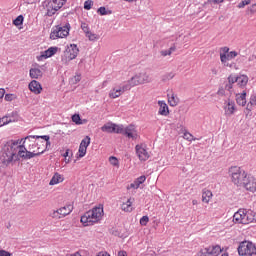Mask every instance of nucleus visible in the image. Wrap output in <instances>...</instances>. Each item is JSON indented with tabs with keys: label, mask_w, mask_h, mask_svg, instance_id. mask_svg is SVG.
<instances>
[{
	"label": "nucleus",
	"mask_w": 256,
	"mask_h": 256,
	"mask_svg": "<svg viewBox=\"0 0 256 256\" xmlns=\"http://www.w3.org/2000/svg\"><path fill=\"white\" fill-rule=\"evenodd\" d=\"M49 136H26L25 138L7 141L0 152V161L6 167L13 161L33 159L47 151Z\"/></svg>",
	"instance_id": "1"
},
{
	"label": "nucleus",
	"mask_w": 256,
	"mask_h": 256,
	"mask_svg": "<svg viewBox=\"0 0 256 256\" xmlns=\"http://www.w3.org/2000/svg\"><path fill=\"white\" fill-rule=\"evenodd\" d=\"M103 215L105 212L103 210V206H96L92 209L85 212L81 218L80 222L82 223L83 227H93V225H97V223H101L103 219Z\"/></svg>",
	"instance_id": "2"
},
{
	"label": "nucleus",
	"mask_w": 256,
	"mask_h": 256,
	"mask_svg": "<svg viewBox=\"0 0 256 256\" xmlns=\"http://www.w3.org/2000/svg\"><path fill=\"white\" fill-rule=\"evenodd\" d=\"M228 175L231 183L236 187H241L248 177L249 173L245 171L241 166H231L228 169Z\"/></svg>",
	"instance_id": "3"
},
{
	"label": "nucleus",
	"mask_w": 256,
	"mask_h": 256,
	"mask_svg": "<svg viewBox=\"0 0 256 256\" xmlns=\"http://www.w3.org/2000/svg\"><path fill=\"white\" fill-rule=\"evenodd\" d=\"M219 55L223 67H228L229 69H235L237 67V64L231 62V60L235 59L239 55V52L235 50L230 51L229 47L224 46L220 48Z\"/></svg>",
	"instance_id": "4"
},
{
	"label": "nucleus",
	"mask_w": 256,
	"mask_h": 256,
	"mask_svg": "<svg viewBox=\"0 0 256 256\" xmlns=\"http://www.w3.org/2000/svg\"><path fill=\"white\" fill-rule=\"evenodd\" d=\"M227 81L226 89L228 91H231V89L235 87V84L238 89H245L249 83V76H247V74H230Z\"/></svg>",
	"instance_id": "5"
},
{
	"label": "nucleus",
	"mask_w": 256,
	"mask_h": 256,
	"mask_svg": "<svg viewBox=\"0 0 256 256\" xmlns=\"http://www.w3.org/2000/svg\"><path fill=\"white\" fill-rule=\"evenodd\" d=\"M151 81H153L151 74L147 71H141L132 76L126 83H128V87L130 89H133V87H137L139 85H147V83H151Z\"/></svg>",
	"instance_id": "6"
},
{
	"label": "nucleus",
	"mask_w": 256,
	"mask_h": 256,
	"mask_svg": "<svg viewBox=\"0 0 256 256\" xmlns=\"http://www.w3.org/2000/svg\"><path fill=\"white\" fill-rule=\"evenodd\" d=\"M79 55V47L76 44L68 45L61 55L62 65H69L71 61L77 59Z\"/></svg>",
	"instance_id": "7"
},
{
	"label": "nucleus",
	"mask_w": 256,
	"mask_h": 256,
	"mask_svg": "<svg viewBox=\"0 0 256 256\" xmlns=\"http://www.w3.org/2000/svg\"><path fill=\"white\" fill-rule=\"evenodd\" d=\"M253 219V211L247 210L244 208H240L233 215L234 223H238L240 225H249Z\"/></svg>",
	"instance_id": "8"
},
{
	"label": "nucleus",
	"mask_w": 256,
	"mask_h": 256,
	"mask_svg": "<svg viewBox=\"0 0 256 256\" xmlns=\"http://www.w3.org/2000/svg\"><path fill=\"white\" fill-rule=\"evenodd\" d=\"M73 209V204H66L65 206H62L56 210H52V212L50 213V217L52 219H55L56 221L59 219H65V217L73 213Z\"/></svg>",
	"instance_id": "9"
},
{
	"label": "nucleus",
	"mask_w": 256,
	"mask_h": 256,
	"mask_svg": "<svg viewBox=\"0 0 256 256\" xmlns=\"http://www.w3.org/2000/svg\"><path fill=\"white\" fill-rule=\"evenodd\" d=\"M238 255L253 256L256 255V245L250 241H243L238 246Z\"/></svg>",
	"instance_id": "10"
},
{
	"label": "nucleus",
	"mask_w": 256,
	"mask_h": 256,
	"mask_svg": "<svg viewBox=\"0 0 256 256\" xmlns=\"http://www.w3.org/2000/svg\"><path fill=\"white\" fill-rule=\"evenodd\" d=\"M66 3L67 0H50L46 4V15L48 17H53V15H55V13L59 11V9H62L63 5H65Z\"/></svg>",
	"instance_id": "11"
},
{
	"label": "nucleus",
	"mask_w": 256,
	"mask_h": 256,
	"mask_svg": "<svg viewBox=\"0 0 256 256\" xmlns=\"http://www.w3.org/2000/svg\"><path fill=\"white\" fill-rule=\"evenodd\" d=\"M69 35V26H54L50 33V39H65Z\"/></svg>",
	"instance_id": "12"
},
{
	"label": "nucleus",
	"mask_w": 256,
	"mask_h": 256,
	"mask_svg": "<svg viewBox=\"0 0 256 256\" xmlns=\"http://www.w3.org/2000/svg\"><path fill=\"white\" fill-rule=\"evenodd\" d=\"M125 91H131V88L129 87V84L126 82L124 84H120L117 86H114L108 96L110 99H118V97H121Z\"/></svg>",
	"instance_id": "13"
},
{
	"label": "nucleus",
	"mask_w": 256,
	"mask_h": 256,
	"mask_svg": "<svg viewBox=\"0 0 256 256\" xmlns=\"http://www.w3.org/2000/svg\"><path fill=\"white\" fill-rule=\"evenodd\" d=\"M223 111L226 117H231L237 113V105L235 104V100L233 99H226L223 103Z\"/></svg>",
	"instance_id": "14"
},
{
	"label": "nucleus",
	"mask_w": 256,
	"mask_h": 256,
	"mask_svg": "<svg viewBox=\"0 0 256 256\" xmlns=\"http://www.w3.org/2000/svg\"><path fill=\"white\" fill-rule=\"evenodd\" d=\"M222 251L223 249H221V246L219 245L208 246L199 251V256H219L221 255Z\"/></svg>",
	"instance_id": "15"
},
{
	"label": "nucleus",
	"mask_w": 256,
	"mask_h": 256,
	"mask_svg": "<svg viewBox=\"0 0 256 256\" xmlns=\"http://www.w3.org/2000/svg\"><path fill=\"white\" fill-rule=\"evenodd\" d=\"M135 151L139 161H148L149 157H151V154L147 150V145L145 144H137Z\"/></svg>",
	"instance_id": "16"
},
{
	"label": "nucleus",
	"mask_w": 256,
	"mask_h": 256,
	"mask_svg": "<svg viewBox=\"0 0 256 256\" xmlns=\"http://www.w3.org/2000/svg\"><path fill=\"white\" fill-rule=\"evenodd\" d=\"M118 134L125 135L128 139H137V130L134 125H129L127 127H123L120 125V129H118Z\"/></svg>",
	"instance_id": "17"
},
{
	"label": "nucleus",
	"mask_w": 256,
	"mask_h": 256,
	"mask_svg": "<svg viewBox=\"0 0 256 256\" xmlns=\"http://www.w3.org/2000/svg\"><path fill=\"white\" fill-rule=\"evenodd\" d=\"M241 187L249 193H256V178L248 174Z\"/></svg>",
	"instance_id": "18"
},
{
	"label": "nucleus",
	"mask_w": 256,
	"mask_h": 256,
	"mask_svg": "<svg viewBox=\"0 0 256 256\" xmlns=\"http://www.w3.org/2000/svg\"><path fill=\"white\" fill-rule=\"evenodd\" d=\"M133 203H135V198H124L121 204L122 211H124L125 213H131L133 211Z\"/></svg>",
	"instance_id": "19"
},
{
	"label": "nucleus",
	"mask_w": 256,
	"mask_h": 256,
	"mask_svg": "<svg viewBox=\"0 0 256 256\" xmlns=\"http://www.w3.org/2000/svg\"><path fill=\"white\" fill-rule=\"evenodd\" d=\"M28 89L31 91V93H34V95H41L43 92V86H41V83H39L37 80H32L28 84Z\"/></svg>",
	"instance_id": "20"
},
{
	"label": "nucleus",
	"mask_w": 256,
	"mask_h": 256,
	"mask_svg": "<svg viewBox=\"0 0 256 256\" xmlns=\"http://www.w3.org/2000/svg\"><path fill=\"white\" fill-rule=\"evenodd\" d=\"M121 125H117V124H113L111 122L104 124L101 127V131H103V133H118L119 131L118 129H120Z\"/></svg>",
	"instance_id": "21"
},
{
	"label": "nucleus",
	"mask_w": 256,
	"mask_h": 256,
	"mask_svg": "<svg viewBox=\"0 0 256 256\" xmlns=\"http://www.w3.org/2000/svg\"><path fill=\"white\" fill-rule=\"evenodd\" d=\"M158 106H159L158 115H161L162 117L169 116V106L164 100H159Z\"/></svg>",
	"instance_id": "22"
},
{
	"label": "nucleus",
	"mask_w": 256,
	"mask_h": 256,
	"mask_svg": "<svg viewBox=\"0 0 256 256\" xmlns=\"http://www.w3.org/2000/svg\"><path fill=\"white\" fill-rule=\"evenodd\" d=\"M168 98V103L170 107H177L179 105V97L175 92L171 91L170 93L167 94Z\"/></svg>",
	"instance_id": "23"
},
{
	"label": "nucleus",
	"mask_w": 256,
	"mask_h": 256,
	"mask_svg": "<svg viewBox=\"0 0 256 256\" xmlns=\"http://www.w3.org/2000/svg\"><path fill=\"white\" fill-rule=\"evenodd\" d=\"M236 103L241 107H245L247 105V92L243 91L242 93L236 94Z\"/></svg>",
	"instance_id": "24"
},
{
	"label": "nucleus",
	"mask_w": 256,
	"mask_h": 256,
	"mask_svg": "<svg viewBox=\"0 0 256 256\" xmlns=\"http://www.w3.org/2000/svg\"><path fill=\"white\" fill-rule=\"evenodd\" d=\"M144 181H147V177L145 175H142L134 180V182L128 186V189H139V187L143 185Z\"/></svg>",
	"instance_id": "25"
},
{
	"label": "nucleus",
	"mask_w": 256,
	"mask_h": 256,
	"mask_svg": "<svg viewBox=\"0 0 256 256\" xmlns=\"http://www.w3.org/2000/svg\"><path fill=\"white\" fill-rule=\"evenodd\" d=\"M63 181H65V177H63L59 172H56L52 176L49 185H59V183H63Z\"/></svg>",
	"instance_id": "26"
},
{
	"label": "nucleus",
	"mask_w": 256,
	"mask_h": 256,
	"mask_svg": "<svg viewBox=\"0 0 256 256\" xmlns=\"http://www.w3.org/2000/svg\"><path fill=\"white\" fill-rule=\"evenodd\" d=\"M211 199H213V192L209 189H203L202 190V203H206L209 205L211 202Z\"/></svg>",
	"instance_id": "27"
},
{
	"label": "nucleus",
	"mask_w": 256,
	"mask_h": 256,
	"mask_svg": "<svg viewBox=\"0 0 256 256\" xmlns=\"http://www.w3.org/2000/svg\"><path fill=\"white\" fill-rule=\"evenodd\" d=\"M31 79H41L43 77V71L39 67H33L29 71Z\"/></svg>",
	"instance_id": "28"
},
{
	"label": "nucleus",
	"mask_w": 256,
	"mask_h": 256,
	"mask_svg": "<svg viewBox=\"0 0 256 256\" xmlns=\"http://www.w3.org/2000/svg\"><path fill=\"white\" fill-rule=\"evenodd\" d=\"M59 51V48L57 47H50L46 51H44L41 55L44 59H49V57H53Z\"/></svg>",
	"instance_id": "29"
},
{
	"label": "nucleus",
	"mask_w": 256,
	"mask_h": 256,
	"mask_svg": "<svg viewBox=\"0 0 256 256\" xmlns=\"http://www.w3.org/2000/svg\"><path fill=\"white\" fill-rule=\"evenodd\" d=\"M175 51H177V47L172 46L168 50L160 51V55H161V57H171V55H173V53H175Z\"/></svg>",
	"instance_id": "30"
},
{
	"label": "nucleus",
	"mask_w": 256,
	"mask_h": 256,
	"mask_svg": "<svg viewBox=\"0 0 256 256\" xmlns=\"http://www.w3.org/2000/svg\"><path fill=\"white\" fill-rule=\"evenodd\" d=\"M72 121L75 125H85L87 123V119L82 120L79 114L72 115Z\"/></svg>",
	"instance_id": "31"
},
{
	"label": "nucleus",
	"mask_w": 256,
	"mask_h": 256,
	"mask_svg": "<svg viewBox=\"0 0 256 256\" xmlns=\"http://www.w3.org/2000/svg\"><path fill=\"white\" fill-rule=\"evenodd\" d=\"M87 39H89L90 41H99V39H101V36H99L98 34H95L94 32L90 31L88 32L86 35Z\"/></svg>",
	"instance_id": "32"
},
{
	"label": "nucleus",
	"mask_w": 256,
	"mask_h": 256,
	"mask_svg": "<svg viewBox=\"0 0 256 256\" xmlns=\"http://www.w3.org/2000/svg\"><path fill=\"white\" fill-rule=\"evenodd\" d=\"M13 120H11V117L9 116H3L0 118V127H4V125H9V123H12Z\"/></svg>",
	"instance_id": "33"
},
{
	"label": "nucleus",
	"mask_w": 256,
	"mask_h": 256,
	"mask_svg": "<svg viewBox=\"0 0 256 256\" xmlns=\"http://www.w3.org/2000/svg\"><path fill=\"white\" fill-rule=\"evenodd\" d=\"M89 145H91V137L86 136L81 141L80 147H84L85 149H87V147H89Z\"/></svg>",
	"instance_id": "34"
},
{
	"label": "nucleus",
	"mask_w": 256,
	"mask_h": 256,
	"mask_svg": "<svg viewBox=\"0 0 256 256\" xmlns=\"http://www.w3.org/2000/svg\"><path fill=\"white\" fill-rule=\"evenodd\" d=\"M109 163L112 165V167H116V169H119V159L115 156L109 157Z\"/></svg>",
	"instance_id": "35"
},
{
	"label": "nucleus",
	"mask_w": 256,
	"mask_h": 256,
	"mask_svg": "<svg viewBox=\"0 0 256 256\" xmlns=\"http://www.w3.org/2000/svg\"><path fill=\"white\" fill-rule=\"evenodd\" d=\"M85 155H87V148H84L82 146H79L78 149V158L79 159H83V157H85Z\"/></svg>",
	"instance_id": "36"
},
{
	"label": "nucleus",
	"mask_w": 256,
	"mask_h": 256,
	"mask_svg": "<svg viewBox=\"0 0 256 256\" xmlns=\"http://www.w3.org/2000/svg\"><path fill=\"white\" fill-rule=\"evenodd\" d=\"M173 77H175V73L168 72L165 75H163L162 81H171V79H173Z\"/></svg>",
	"instance_id": "37"
},
{
	"label": "nucleus",
	"mask_w": 256,
	"mask_h": 256,
	"mask_svg": "<svg viewBox=\"0 0 256 256\" xmlns=\"http://www.w3.org/2000/svg\"><path fill=\"white\" fill-rule=\"evenodd\" d=\"M24 21L23 15H19L14 21H13V25H15V27H19V25H21Z\"/></svg>",
	"instance_id": "38"
},
{
	"label": "nucleus",
	"mask_w": 256,
	"mask_h": 256,
	"mask_svg": "<svg viewBox=\"0 0 256 256\" xmlns=\"http://www.w3.org/2000/svg\"><path fill=\"white\" fill-rule=\"evenodd\" d=\"M183 137L186 141H197V138H194L193 134L189 132H185Z\"/></svg>",
	"instance_id": "39"
},
{
	"label": "nucleus",
	"mask_w": 256,
	"mask_h": 256,
	"mask_svg": "<svg viewBox=\"0 0 256 256\" xmlns=\"http://www.w3.org/2000/svg\"><path fill=\"white\" fill-rule=\"evenodd\" d=\"M81 29L85 33V35H87L88 33L91 32V29L89 28V24H87V23H82Z\"/></svg>",
	"instance_id": "40"
},
{
	"label": "nucleus",
	"mask_w": 256,
	"mask_h": 256,
	"mask_svg": "<svg viewBox=\"0 0 256 256\" xmlns=\"http://www.w3.org/2000/svg\"><path fill=\"white\" fill-rule=\"evenodd\" d=\"M147 223H149V216L140 218V225H142V227H147Z\"/></svg>",
	"instance_id": "41"
},
{
	"label": "nucleus",
	"mask_w": 256,
	"mask_h": 256,
	"mask_svg": "<svg viewBox=\"0 0 256 256\" xmlns=\"http://www.w3.org/2000/svg\"><path fill=\"white\" fill-rule=\"evenodd\" d=\"M251 0H243L238 4V9H243L246 5H250Z\"/></svg>",
	"instance_id": "42"
},
{
	"label": "nucleus",
	"mask_w": 256,
	"mask_h": 256,
	"mask_svg": "<svg viewBox=\"0 0 256 256\" xmlns=\"http://www.w3.org/2000/svg\"><path fill=\"white\" fill-rule=\"evenodd\" d=\"M91 7H93V1L87 0L84 2V9H86V11L91 10Z\"/></svg>",
	"instance_id": "43"
},
{
	"label": "nucleus",
	"mask_w": 256,
	"mask_h": 256,
	"mask_svg": "<svg viewBox=\"0 0 256 256\" xmlns=\"http://www.w3.org/2000/svg\"><path fill=\"white\" fill-rule=\"evenodd\" d=\"M225 0H207V5H219V3H223Z\"/></svg>",
	"instance_id": "44"
},
{
	"label": "nucleus",
	"mask_w": 256,
	"mask_h": 256,
	"mask_svg": "<svg viewBox=\"0 0 256 256\" xmlns=\"http://www.w3.org/2000/svg\"><path fill=\"white\" fill-rule=\"evenodd\" d=\"M256 106H254L253 104H251L250 102H248L247 107H246V111L248 113H251V111H253V109H255Z\"/></svg>",
	"instance_id": "45"
},
{
	"label": "nucleus",
	"mask_w": 256,
	"mask_h": 256,
	"mask_svg": "<svg viewBox=\"0 0 256 256\" xmlns=\"http://www.w3.org/2000/svg\"><path fill=\"white\" fill-rule=\"evenodd\" d=\"M98 13H99L100 15H107V8H105V7H100V8L98 9Z\"/></svg>",
	"instance_id": "46"
},
{
	"label": "nucleus",
	"mask_w": 256,
	"mask_h": 256,
	"mask_svg": "<svg viewBox=\"0 0 256 256\" xmlns=\"http://www.w3.org/2000/svg\"><path fill=\"white\" fill-rule=\"evenodd\" d=\"M249 103H250L251 105H253L254 107H256V96H255V95H252V96L250 97Z\"/></svg>",
	"instance_id": "47"
},
{
	"label": "nucleus",
	"mask_w": 256,
	"mask_h": 256,
	"mask_svg": "<svg viewBox=\"0 0 256 256\" xmlns=\"http://www.w3.org/2000/svg\"><path fill=\"white\" fill-rule=\"evenodd\" d=\"M0 256H12L7 250H0Z\"/></svg>",
	"instance_id": "48"
},
{
	"label": "nucleus",
	"mask_w": 256,
	"mask_h": 256,
	"mask_svg": "<svg viewBox=\"0 0 256 256\" xmlns=\"http://www.w3.org/2000/svg\"><path fill=\"white\" fill-rule=\"evenodd\" d=\"M249 11H250V13H256V4H252V5L249 7Z\"/></svg>",
	"instance_id": "49"
},
{
	"label": "nucleus",
	"mask_w": 256,
	"mask_h": 256,
	"mask_svg": "<svg viewBox=\"0 0 256 256\" xmlns=\"http://www.w3.org/2000/svg\"><path fill=\"white\" fill-rule=\"evenodd\" d=\"M5 101H13V94H6Z\"/></svg>",
	"instance_id": "50"
},
{
	"label": "nucleus",
	"mask_w": 256,
	"mask_h": 256,
	"mask_svg": "<svg viewBox=\"0 0 256 256\" xmlns=\"http://www.w3.org/2000/svg\"><path fill=\"white\" fill-rule=\"evenodd\" d=\"M251 223H256V212L252 211V220Z\"/></svg>",
	"instance_id": "51"
},
{
	"label": "nucleus",
	"mask_w": 256,
	"mask_h": 256,
	"mask_svg": "<svg viewBox=\"0 0 256 256\" xmlns=\"http://www.w3.org/2000/svg\"><path fill=\"white\" fill-rule=\"evenodd\" d=\"M2 97H5V89L0 88V99H1Z\"/></svg>",
	"instance_id": "52"
},
{
	"label": "nucleus",
	"mask_w": 256,
	"mask_h": 256,
	"mask_svg": "<svg viewBox=\"0 0 256 256\" xmlns=\"http://www.w3.org/2000/svg\"><path fill=\"white\" fill-rule=\"evenodd\" d=\"M118 256H127V252L126 251H119L118 252Z\"/></svg>",
	"instance_id": "53"
},
{
	"label": "nucleus",
	"mask_w": 256,
	"mask_h": 256,
	"mask_svg": "<svg viewBox=\"0 0 256 256\" xmlns=\"http://www.w3.org/2000/svg\"><path fill=\"white\" fill-rule=\"evenodd\" d=\"M70 151H71V150L67 149L66 152L63 154V157H64V158L69 157Z\"/></svg>",
	"instance_id": "54"
},
{
	"label": "nucleus",
	"mask_w": 256,
	"mask_h": 256,
	"mask_svg": "<svg viewBox=\"0 0 256 256\" xmlns=\"http://www.w3.org/2000/svg\"><path fill=\"white\" fill-rule=\"evenodd\" d=\"M212 75H217L218 71L215 68L211 69Z\"/></svg>",
	"instance_id": "55"
},
{
	"label": "nucleus",
	"mask_w": 256,
	"mask_h": 256,
	"mask_svg": "<svg viewBox=\"0 0 256 256\" xmlns=\"http://www.w3.org/2000/svg\"><path fill=\"white\" fill-rule=\"evenodd\" d=\"M64 161H65L66 164L71 163V159H69V158H65Z\"/></svg>",
	"instance_id": "56"
},
{
	"label": "nucleus",
	"mask_w": 256,
	"mask_h": 256,
	"mask_svg": "<svg viewBox=\"0 0 256 256\" xmlns=\"http://www.w3.org/2000/svg\"><path fill=\"white\" fill-rule=\"evenodd\" d=\"M192 205H199V201H197V200H192Z\"/></svg>",
	"instance_id": "57"
},
{
	"label": "nucleus",
	"mask_w": 256,
	"mask_h": 256,
	"mask_svg": "<svg viewBox=\"0 0 256 256\" xmlns=\"http://www.w3.org/2000/svg\"><path fill=\"white\" fill-rule=\"evenodd\" d=\"M102 85H103V87H105V86L107 85V81H104V82L102 83Z\"/></svg>",
	"instance_id": "58"
},
{
	"label": "nucleus",
	"mask_w": 256,
	"mask_h": 256,
	"mask_svg": "<svg viewBox=\"0 0 256 256\" xmlns=\"http://www.w3.org/2000/svg\"><path fill=\"white\" fill-rule=\"evenodd\" d=\"M124 1H128L129 3H131V2L137 1V0H124Z\"/></svg>",
	"instance_id": "59"
},
{
	"label": "nucleus",
	"mask_w": 256,
	"mask_h": 256,
	"mask_svg": "<svg viewBox=\"0 0 256 256\" xmlns=\"http://www.w3.org/2000/svg\"><path fill=\"white\" fill-rule=\"evenodd\" d=\"M81 76H77V79H78V81H79V78H80Z\"/></svg>",
	"instance_id": "60"
},
{
	"label": "nucleus",
	"mask_w": 256,
	"mask_h": 256,
	"mask_svg": "<svg viewBox=\"0 0 256 256\" xmlns=\"http://www.w3.org/2000/svg\"><path fill=\"white\" fill-rule=\"evenodd\" d=\"M80 63H83V60H81Z\"/></svg>",
	"instance_id": "61"
}]
</instances>
